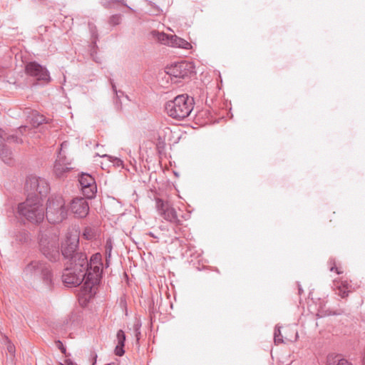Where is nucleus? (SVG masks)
I'll return each mask as SVG.
<instances>
[{"label": "nucleus", "mask_w": 365, "mask_h": 365, "mask_svg": "<svg viewBox=\"0 0 365 365\" xmlns=\"http://www.w3.org/2000/svg\"><path fill=\"white\" fill-rule=\"evenodd\" d=\"M56 344L63 354H66V348L60 340L56 341Z\"/></svg>", "instance_id": "nucleus-32"}, {"label": "nucleus", "mask_w": 365, "mask_h": 365, "mask_svg": "<svg viewBox=\"0 0 365 365\" xmlns=\"http://www.w3.org/2000/svg\"><path fill=\"white\" fill-rule=\"evenodd\" d=\"M110 83L112 89L115 94V97H116L115 105H116L117 109L120 110V109H121V105L118 104V100L120 99L121 96H123V92L121 91L117 90L115 84L114 83V82L112 79H110Z\"/></svg>", "instance_id": "nucleus-27"}, {"label": "nucleus", "mask_w": 365, "mask_h": 365, "mask_svg": "<svg viewBox=\"0 0 365 365\" xmlns=\"http://www.w3.org/2000/svg\"><path fill=\"white\" fill-rule=\"evenodd\" d=\"M120 4L127 8H128L130 10H133L132 8L128 6L125 3L124 0H102L101 4L102 6L106 9L111 8L115 4Z\"/></svg>", "instance_id": "nucleus-24"}, {"label": "nucleus", "mask_w": 365, "mask_h": 365, "mask_svg": "<svg viewBox=\"0 0 365 365\" xmlns=\"http://www.w3.org/2000/svg\"><path fill=\"white\" fill-rule=\"evenodd\" d=\"M18 213L34 224L41 223L45 217V209L38 196H27L24 202L19 204Z\"/></svg>", "instance_id": "nucleus-3"}, {"label": "nucleus", "mask_w": 365, "mask_h": 365, "mask_svg": "<svg viewBox=\"0 0 365 365\" xmlns=\"http://www.w3.org/2000/svg\"><path fill=\"white\" fill-rule=\"evenodd\" d=\"M153 34L160 43L170 46L171 36L167 35L165 33H160L158 31H153Z\"/></svg>", "instance_id": "nucleus-23"}, {"label": "nucleus", "mask_w": 365, "mask_h": 365, "mask_svg": "<svg viewBox=\"0 0 365 365\" xmlns=\"http://www.w3.org/2000/svg\"><path fill=\"white\" fill-rule=\"evenodd\" d=\"M327 365H352L346 359H341L339 356L329 355L327 356Z\"/></svg>", "instance_id": "nucleus-21"}, {"label": "nucleus", "mask_w": 365, "mask_h": 365, "mask_svg": "<svg viewBox=\"0 0 365 365\" xmlns=\"http://www.w3.org/2000/svg\"><path fill=\"white\" fill-rule=\"evenodd\" d=\"M6 132L0 128V158L6 164L12 163V153L5 144Z\"/></svg>", "instance_id": "nucleus-16"}, {"label": "nucleus", "mask_w": 365, "mask_h": 365, "mask_svg": "<svg viewBox=\"0 0 365 365\" xmlns=\"http://www.w3.org/2000/svg\"><path fill=\"white\" fill-rule=\"evenodd\" d=\"M30 118H31L30 123H31L32 126L34 128L38 127L39 125H42L43 123H48L46 118L43 115H40L36 111L32 112Z\"/></svg>", "instance_id": "nucleus-20"}, {"label": "nucleus", "mask_w": 365, "mask_h": 365, "mask_svg": "<svg viewBox=\"0 0 365 365\" xmlns=\"http://www.w3.org/2000/svg\"><path fill=\"white\" fill-rule=\"evenodd\" d=\"M102 257L100 253L93 255L88 261V268L85 270L86 277L83 286L86 294L93 297L96 294L98 286L101 282L102 276Z\"/></svg>", "instance_id": "nucleus-2"}, {"label": "nucleus", "mask_w": 365, "mask_h": 365, "mask_svg": "<svg viewBox=\"0 0 365 365\" xmlns=\"http://www.w3.org/2000/svg\"><path fill=\"white\" fill-rule=\"evenodd\" d=\"M302 292V287L300 285H299V294H301Z\"/></svg>", "instance_id": "nucleus-37"}, {"label": "nucleus", "mask_w": 365, "mask_h": 365, "mask_svg": "<svg viewBox=\"0 0 365 365\" xmlns=\"http://www.w3.org/2000/svg\"><path fill=\"white\" fill-rule=\"evenodd\" d=\"M333 314H340V312H334Z\"/></svg>", "instance_id": "nucleus-41"}, {"label": "nucleus", "mask_w": 365, "mask_h": 365, "mask_svg": "<svg viewBox=\"0 0 365 365\" xmlns=\"http://www.w3.org/2000/svg\"><path fill=\"white\" fill-rule=\"evenodd\" d=\"M24 274L29 277H39L48 289L53 284V274L51 266L43 261L33 260L24 269Z\"/></svg>", "instance_id": "nucleus-6"}, {"label": "nucleus", "mask_w": 365, "mask_h": 365, "mask_svg": "<svg viewBox=\"0 0 365 365\" xmlns=\"http://www.w3.org/2000/svg\"><path fill=\"white\" fill-rule=\"evenodd\" d=\"M118 344L115 346V353L117 356H123L125 353L123 347L125 341V334L122 329L118 331L116 334Z\"/></svg>", "instance_id": "nucleus-17"}, {"label": "nucleus", "mask_w": 365, "mask_h": 365, "mask_svg": "<svg viewBox=\"0 0 365 365\" xmlns=\"http://www.w3.org/2000/svg\"><path fill=\"white\" fill-rule=\"evenodd\" d=\"M25 187L29 192L28 196H38L40 200L42 197L47 195L50 190V186L44 178L31 175L27 178Z\"/></svg>", "instance_id": "nucleus-9"}, {"label": "nucleus", "mask_w": 365, "mask_h": 365, "mask_svg": "<svg viewBox=\"0 0 365 365\" xmlns=\"http://www.w3.org/2000/svg\"><path fill=\"white\" fill-rule=\"evenodd\" d=\"M98 235V229L94 227H86L83 231V237L87 240H96Z\"/></svg>", "instance_id": "nucleus-22"}, {"label": "nucleus", "mask_w": 365, "mask_h": 365, "mask_svg": "<svg viewBox=\"0 0 365 365\" xmlns=\"http://www.w3.org/2000/svg\"><path fill=\"white\" fill-rule=\"evenodd\" d=\"M298 337V334H297V331L295 332V337H294V340H297Z\"/></svg>", "instance_id": "nucleus-38"}, {"label": "nucleus", "mask_w": 365, "mask_h": 365, "mask_svg": "<svg viewBox=\"0 0 365 365\" xmlns=\"http://www.w3.org/2000/svg\"><path fill=\"white\" fill-rule=\"evenodd\" d=\"M97 48H98V46L96 44V41H94L93 43V45L91 48V56L96 63H101V59L96 56Z\"/></svg>", "instance_id": "nucleus-28"}, {"label": "nucleus", "mask_w": 365, "mask_h": 365, "mask_svg": "<svg viewBox=\"0 0 365 365\" xmlns=\"http://www.w3.org/2000/svg\"><path fill=\"white\" fill-rule=\"evenodd\" d=\"M79 182L85 197L93 198L97 191V187L94 178L89 174L83 173L79 178Z\"/></svg>", "instance_id": "nucleus-14"}, {"label": "nucleus", "mask_w": 365, "mask_h": 365, "mask_svg": "<svg viewBox=\"0 0 365 365\" xmlns=\"http://www.w3.org/2000/svg\"><path fill=\"white\" fill-rule=\"evenodd\" d=\"M140 327H141V323L139 321L136 322L133 325V331L140 330Z\"/></svg>", "instance_id": "nucleus-34"}, {"label": "nucleus", "mask_w": 365, "mask_h": 365, "mask_svg": "<svg viewBox=\"0 0 365 365\" xmlns=\"http://www.w3.org/2000/svg\"><path fill=\"white\" fill-rule=\"evenodd\" d=\"M330 271H331V272L336 271V272L338 274H341V273H342V272H341V271L338 267H335V266H332V267H331V268H330Z\"/></svg>", "instance_id": "nucleus-35"}, {"label": "nucleus", "mask_w": 365, "mask_h": 365, "mask_svg": "<svg viewBox=\"0 0 365 365\" xmlns=\"http://www.w3.org/2000/svg\"><path fill=\"white\" fill-rule=\"evenodd\" d=\"M71 210L78 217H84L89 211L88 203L85 198H75L71 204Z\"/></svg>", "instance_id": "nucleus-15"}, {"label": "nucleus", "mask_w": 365, "mask_h": 365, "mask_svg": "<svg viewBox=\"0 0 365 365\" xmlns=\"http://www.w3.org/2000/svg\"><path fill=\"white\" fill-rule=\"evenodd\" d=\"M27 130H29V128L28 126L26 125H24V126H20L17 130H16V133L18 134V133H21V135H23L24 133H26L27 131Z\"/></svg>", "instance_id": "nucleus-33"}, {"label": "nucleus", "mask_w": 365, "mask_h": 365, "mask_svg": "<svg viewBox=\"0 0 365 365\" xmlns=\"http://www.w3.org/2000/svg\"><path fill=\"white\" fill-rule=\"evenodd\" d=\"M25 73L27 76L34 78L43 83L50 82L51 77L47 68L36 61H31L25 66Z\"/></svg>", "instance_id": "nucleus-12"}, {"label": "nucleus", "mask_w": 365, "mask_h": 365, "mask_svg": "<svg viewBox=\"0 0 365 365\" xmlns=\"http://www.w3.org/2000/svg\"><path fill=\"white\" fill-rule=\"evenodd\" d=\"M88 268L86 267H74V264L67 265L65 268L63 273L62 274V281L67 287H77L80 284L83 286L85 279L86 277V272L85 270ZM81 290L83 294L86 298L90 299L92 297H89L88 294H85V292L81 287Z\"/></svg>", "instance_id": "nucleus-8"}, {"label": "nucleus", "mask_w": 365, "mask_h": 365, "mask_svg": "<svg viewBox=\"0 0 365 365\" xmlns=\"http://www.w3.org/2000/svg\"><path fill=\"white\" fill-rule=\"evenodd\" d=\"M106 365H116V364L115 363H110V364H108Z\"/></svg>", "instance_id": "nucleus-40"}, {"label": "nucleus", "mask_w": 365, "mask_h": 365, "mask_svg": "<svg viewBox=\"0 0 365 365\" xmlns=\"http://www.w3.org/2000/svg\"><path fill=\"white\" fill-rule=\"evenodd\" d=\"M281 327L277 325L274 328V341L276 345L284 343L283 336L281 334Z\"/></svg>", "instance_id": "nucleus-26"}, {"label": "nucleus", "mask_w": 365, "mask_h": 365, "mask_svg": "<svg viewBox=\"0 0 365 365\" xmlns=\"http://www.w3.org/2000/svg\"><path fill=\"white\" fill-rule=\"evenodd\" d=\"M7 340V350L9 354H11L12 356H14L15 353V346L13 344L11 343V341L8 339V338H6Z\"/></svg>", "instance_id": "nucleus-31"}, {"label": "nucleus", "mask_w": 365, "mask_h": 365, "mask_svg": "<svg viewBox=\"0 0 365 365\" xmlns=\"http://www.w3.org/2000/svg\"><path fill=\"white\" fill-rule=\"evenodd\" d=\"M134 333H135V337H136L137 340L138 341L140 339V330L134 331Z\"/></svg>", "instance_id": "nucleus-36"}, {"label": "nucleus", "mask_w": 365, "mask_h": 365, "mask_svg": "<svg viewBox=\"0 0 365 365\" xmlns=\"http://www.w3.org/2000/svg\"><path fill=\"white\" fill-rule=\"evenodd\" d=\"M193 108L194 99L187 94L179 95L165 104L168 115L177 120H182L189 116Z\"/></svg>", "instance_id": "nucleus-4"}, {"label": "nucleus", "mask_w": 365, "mask_h": 365, "mask_svg": "<svg viewBox=\"0 0 365 365\" xmlns=\"http://www.w3.org/2000/svg\"><path fill=\"white\" fill-rule=\"evenodd\" d=\"M22 143L23 140L21 138L19 137L18 134L15 132L13 134H8L6 133L5 135V143Z\"/></svg>", "instance_id": "nucleus-25"}, {"label": "nucleus", "mask_w": 365, "mask_h": 365, "mask_svg": "<svg viewBox=\"0 0 365 365\" xmlns=\"http://www.w3.org/2000/svg\"><path fill=\"white\" fill-rule=\"evenodd\" d=\"M79 237L76 235L68 233L61 243V252L68 263L74 264V267H86L88 257L85 252L78 251Z\"/></svg>", "instance_id": "nucleus-1"}, {"label": "nucleus", "mask_w": 365, "mask_h": 365, "mask_svg": "<svg viewBox=\"0 0 365 365\" xmlns=\"http://www.w3.org/2000/svg\"><path fill=\"white\" fill-rule=\"evenodd\" d=\"M41 253L51 262H57L60 259L58 237L49 232H41L38 240Z\"/></svg>", "instance_id": "nucleus-5"}, {"label": "nucleus", "mask_w": 365, "mask_h": 365, "mask_svg": "<svg viewBox=\"0 0 365 365\" xmlns=\"http://www.w3.org/2000/svg\"><path fill=\"white\" fill-rule=\"evenodd\" d=\"M284 338H285V339H286L287 341H292V339H288V338H287V337H286V336H285Z\"/></svg>", "instance_id": "nucleus-39"}, {"label": "nucleus", "mask_w": 365, "mask_h": 365, "mask_svg": "<svg viewBox=\"0 0 365 365\" xmlns=\"http://www.w3.org/2000/svg\"><path fill=\"white\" fill-rule=\"evenodd\" d=\"M67 142L64 141L61 145V148L53 165V173L57 178H61L64 173L72 169L71 163L62 153V150L67 146Z\"/></svg>", "instance_id": "nucleus-13"}, {"label": "nucleus", "mask_w": 365, "mask_h": 365, "mask_svg": "<svg viewBox=\"0 0 365 365\" xmlns=\"http://www.w3.org/2000/svg\"><path fill=\"white\" fill-rule=\"evenodd\" d=\"M170 46L178 47L185 49H190L192 46L191 44L183 38L178 37L177 36H171V44Z\"/></svg>", "instance_id": "nucleus-19"}, {"label": "nucleus", "mask_w": 365, "mask_h": 365, "mask_svg": "<svg viewBox=\"0 0 365 365\" xmlns=\"http://www.w3.org/2000/svg\"><path fill=\"white\" fill-rule=\"evenodd\" d=\"M121 21V16L120 14H115L110 16V24L115 26L118 25Z\"/></svg>", "instance_id": "nucleus-30"}, {"label": "nucleus", "mask_w": 365, "mask_h": 365, "mask_svg": "<svg viewBox=\"0 0 365 365\" xmlns=\"http://www.w3.org/2000/svg\"><path fill=\"white\" fill-rule=\"evenodd\" d=\"M165 72L178 82V79L190 77L194 73V67L190 62L181 61L167 67Z\"/></svg>", "instance_id": "nucleus-10"}, {"label": "nucleus", "mask_w": 365, "mask_h": 365, "mask_svg": "<svg viewBox=\"0 0 365 365\" xmlns=\"http://www.w3.org/2000/svg\"><path fill=\"white\" fill-rule=\"evenodd\" d=\"M66 202L61 195L51 196L48 199L46 216L52 224L61 222L67 217Z\"/></svg>", "instance_id": "nucleus-7"}, {"label": "nucleus", "mask_w": 365, "mask_h": 365, "mask_svg": "<svg viewBox=\"0 0 365 365\" xmlns=\"http://www.w3.org/2000/svg\"><path fill=\"white\" fill-rule=\"evenodd\" d=\"M335 286L338 290L337 294L341 298H345L349 295V292H350L349 288L351 286L347 281L336 282Z\"/></svg>", "instance_id": "nucleus-18"}, {"label": "nucleus", "mask_w": 365, "mask_h": 365, "mask_svg": "<svg viewBox=\"0 0 365 365\" xmlns=\"http://www.w3.org/2000/svg\"><path fill=\"white\" fill-rule=\"evenodd\" d=\"M155 207L159 215L166 221L175 225H179L180 223V220L178 217L175 208L168 201L156 197Z\"/></svg>", "instance_id": "nucleus-11"}, {"label": "nucleus", "mask_w": 365, "mask_h": 365, "mask_svg": "<svg viewBox=\"0 0 365 365\" xmlns=\"http://www.w3.org/2000/svg\"><path fill=\"white\" fill-rule=\"evenodd\" d=\"M113 249L112 242L110 239L107 240L106 245H105V254L106 256V261L108 262V258L110 257L111 251Z\"/></svg>", "instance_id": "nucleus-29"}]
</instances>
